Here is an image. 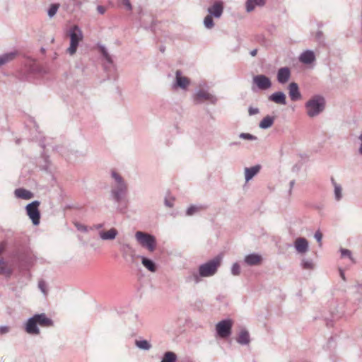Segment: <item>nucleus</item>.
Listing matches in <instances>:
<instances>
[{
	"label": "nucleus",
	"mask_w": 362,
	"mask_h": 362,
	"mask_svg": "<svg viewBox=\"0 0 362 362\" xmlns=\"http://www.w3.org/2000/svg\"><path fill=\"white\" fill-rule=\"evenodd\" d=\"M99 49H100V53L102 54V55L106 52L107 50V49L105 48V47L104 45H100L99 46Z\"/></svg>",
	"instance_id": "nucleus-54"
},
{
	"label": "nucleus",
	"mask_w": 362,
	"mask_h": 362,
	"mask_svg": "<svg viewBox=\"0 0 362 362\" xmlns=\"http://www.w3.org/2000/svg\"><path fill=\"white\" fill-rule=\"evenodd\" d=\"M301 267L304 269H313L314 268V263L312 259H303L301 262Z\"/></svg>",
	"instance_id": "nucleus-38"
},
{
	"label": "nucleus",
	"mask_w": 362,
	"mask_h": 362,
	"mask_svg": "<svg viewBox=\"0 0 362 362\" xmlns=\"http://www.w3.org/2000/svg\"><path fill=\"white\" fill-rule=\"evenodd\" d=\"M217 98L216 95L209 93L206 90L199 89L196 90L194 95V101L196 104H200L204 101H208L214 105L217 103Z\"/></svg>",
	"instance_id": "nucleus-9"
},
{
	"label": "nucleus",
	"mask_w": 362,
	"mask_h": 362,
	"mask_svg": "<svg viewBox=\"0 0 362 362\" xmlns=\"http://www.w3.org/2000/svg\"><path fill=\"white\" fill-rule=\"evenodd\" d=\"M98 234L100 238L103 240H112L118 235V231L116 228H112L107 231L100 230Z\"/></svg>",
	"instance_id": "nucleus-17"
},
{
	"label": "nucleus",
	"mask_w": 362,
	"mask_h": 362,
	"mask_svg": "<svg viewBox=\"0 0 362 362\" xmlns=\"http://www.w3.org/2000/svg\"><path fill=\"white\" fill-rule=\"evenodd\" d=\"M294 245L298 253L304 254L308 250V242L305 238H298Z\"/></svg>",
	"instance_id": "nucleus-16"
},
{
	"label": "nucleus",
	"mask_w": 362,
	"mask_h": 362,
	"mask_svg": "<svg viewBox=\"0 0 362 362\" xmlns=\"http://www.w3.org/2000/svg\"><path fill=\"white\" fill-rule=\"evenodd\" d=\"M122 4L126 6V8L128 11H132V4H131L129 0H122Z\"/></svg>",
	"instance_id": "nucleus-46"
},
{
	"label": "nucleus",
	"mask_w": 362,
	"mask_h": 362,
	"mask_svg": "<svg viewBox=\"0 0 362 362\" xmlns=\"http://www.w3.org/2000/svg\"><path fill=\"white\" fill-rule=\"evenodd\" d=\"M237 342L240 345H247L250 342V337L249 332L246 329H242L237 339Z\"/></svg>",
	"instance_id": "nucleus-25"
},
{
	"label": "nucleus",
	"mask_w": 362,
	"mask_h": 362,
	"mask_svg": "<svg viewBox=\"0 0 362 362\" xmlns=\"http://www.w3.org/2000/svg\"><path fill=\"white\" fill-rule=\"evenodd\" d=\"M135 238L138 243L150 252H153L156 247V238L149 233L137 231L135 233Z\"/></svg>",
	"instance_id": "nucleus-5"
},
{
	"label": "nucleus",
	"mask_w": 362,
	"mask_h": 362,
	"mask_svg": "<svg viewBox=\"0 0 362 362\" xmlns=\"http://www.w3.org/2000/svg\"><path fill=\"white\" fill-rule=\"evenodd\" d=\"M135 344L140 349L145 351H148L152 346L150 342L146 339L136 340Z\"/></svg>",
	"instance_id": "nucleus-34"
},
{
	"label": "nucleus",
	"mask_w": 362,
	"mask_h": 362,
	"mask_svg": "<svg viewBox=\"0 0 362 362\" xmlns=\"http://www.w3.org/2000/svg\"><path fill=\"white\" fill-rule=\"evenodd\" d=\"M164 203H165V205L168 207L171 208L173 206V202L171 200H169L168 199H165Z\"/></svg>",
	"instance_id": "nucleus-50"
},
{
	"label": "nucleus",
	"mask_w": 362,
	"mask_h": 362,
	"mask_svg": "<svg viewBox=\"0 0 362 362\" xmlns=\"http://www.w3.org/2000/svg\"><path fill=\"white\" fill-rule=\"evenodd\" d=\"M17 258L20 262L30 263L33 260V255L28 249H25L18 253Z\"/></svg>",
	"instance_id": "nucleus-26"
},
{
	"label": "nucleus",
	"mask_w": 362,
	"mask_h": 362,
	"mask_svg": "<svg viewBox=\"0 0 362 362\" xmlns=\"http://www.w3.org/2000/svg\"><path fill=\"white\" fill-rule=\"evenodd\" d=\"M74 5L81 6L83 2V0H71Z\"/></svg>",
	"instance_id": "nucleus-52"
},
{
	"label": "nucleus",
	"mask_w": 362,
	"mask_h": 362,
	"mask_svg": "<svg viewBox=\"0 0 362 362\" xmlns=\"http://www.w3.org/2000/svg\"><path fill=\"white\" fill-rule=\"evenodd\" d=\"M299 59L301 62L309 64L315 61V56L313 51L306 50L300 54Z\"/></svg>",
	"instance_id": "nucleus-23"
},
{
	"label": "nucleus",
	"mask_w": 362,
	"mask_h": 362,
	"mask_svg": "<svg viewBox=\"0 0 362 362\" xmlns=\"http://www.w3.org/2000/svg\"><path fill=\"white\" fill-rule=\"evenodd\" d=\"M305 107L307 115L310 117H315L325 110V99L320 95H315L305 103Z\"/></svg>",
	"instance_id": "nucleus-3"
},
{
	"label": "nucleus",
	"mask_w": 362,
	"mask_h": 362,
	"mask_svg": "<svg viewBox=\"0 0 362 362\" xmlns=\"http://www.w3.org/2000/svg\"><path fill=\"white\" fill-rule=\"evenodd\" d=\"M16 142V144H18L20 143V140H19V139H17Z\"/></svg>",
	"instance_id": "nucleus-63"
},
{
	"label": "nucleus",
	"mask_w": 362,
	"mask_h": 362,
	"mask_svg": "<svg viewBox=\"0 0 362 362\" xmlns=\"http://www.w3.org/2000/svg\"><path fill=\"white\" fill-rule=\"evenodd\" d=\"M119 250L124 261L129 265H132L136 257L135 250L128 243H120Z\"/></svg>",
	"instance_id": "nucleus-10"
},
{
	"label": "nucleus",
	"mask_w": 362,
	"mask_h": 362,
	"mask_svg": "<svg viewBox=\"0 0 362 362\" xmlns=\"http://www.w3.org/2000/svg\"><path fill=\"white\" fill-rule=\"evenodd\" d=\"M186 283L199 284L202 281V276L199 275V271L191 270L188 272L187 275L185 277Z\"/></svg>",
	"instance_id": "nucleus-21"
},
{
	"label": "nucleus",
	"mask_w": 362,
	"mask_h": 362,
	"mask_svg": "<svg viewBox=\"0 0 362 362\" xmlns=\"http://www.w3.org/2000/svg\"><path fill=\"white\" fill-rule=\"evenodd\" d=\"M97 11H98V12L100 14L103 15V14H104V13H105V11H106V9H105V8L104 6H100V5H98V6H97Z\"/></svg>",
	"instance_id": "nucleus-49"
},
{
	"label": "nucleus",
	"mask_w": 362,
	"mask_h": 362,
	"mask_svg": "<svg viewBox=\"0 0 362 362\" xmlns=\"http://www.w3.org/2000/svg\"><path fill=\"white\" fill-rule=\"evenodd\" d=\"M14 194L16 197L28 200L33 197V194L24 188H18L15 190Z\"/></svg>",
	"instance_id": "nucleus-27"
},
{
	"label": "nucleus",
	"mask_w": 362,
	"mask_h": 362,
	"mask_svg": "<svg viewBox=\"0 0 362 362\" xmlns=\"http://www.w3.org/2000/svg\"><path fill=\"white\" fill-rule=\"evenodd\" d=\"M322 36V33L321 31H318L317 33H316V37L317 39L318 40H320L321 37Z\"/></svg>",
	"instance_id": "nucleus-57"
},
{
	"label": "nucleus",
	"mask_w": 362,
	"mask_h": 362,
	"mask_svg": "<svg viewBox=\"0 0 362 362\" xmlns=\"http://www.w3.org/2000/svg\"><path fill=\"white\" fill-rule=\"evenodd\" d=\"M231 274L233 276H238L240 274V267L238 263H234L231 267Z\"/></svg>",
	"instance_id": "nucleus-41"
},
{
	"label": "nucleus",
	"mask_w": 362,
	"mask_h": 362,
	"mask_svg": "<svg viewBox=\"0 0 362 362\" xmlns=\"http://www.w3.org/2000/svg\"><path fill=\"white\" fill-rule=\"evenodd\" d=\"M341 257H348L353 260L351 251L348 249L341 248L340 249Z\"/></svg>",
	"instance_id": "nucleus-42"
},
{
	"label": "nucleus",
	"mask_w": 362,
	"mask_h": 362,
	"mask_svg": "<svg viewBox=\"0 0 362 362\" xmlns=\"http://www.w3.org/2000/svg\"><path fill=\"white\" fill-rule=\"evenodd\" d=\"M189 84V80L188 78L182 76V73L180 70H177L175 73V83L174 87H180L182 89H185Z\"/></svg>",
	"instance_id": "nucleus-15"
},
{
	"label": "nucleus",
	"mask_w": 362,
	"mask_h": 362,
	"mask_svg": "<svg viewBox=\"0 0 362 362\" xmlns=\"http://www.w3.org/2000/svg\"><path fill=\"white\" fill-rule=\"evenodd\" d=\"M274 122V117L272 116L264 117L259 122V127L261 129H267L272 126Z\"/></svg>",
	"instance_id": "nucleus-30"
},
{
	"label": "nucleus",
	"mask_w": 362,
	"mask_h": 362,
	"mask_svg": "<svg viewBox=\"0 0 362 362\" xmlns=\"http://www.w3.org/2000/svg\"><path fill=\"white\" fill-rule=\"evenodd\" d=\"M262 261V257L261 255L256 254V253H252L250 255H247L245 257L244 262L246 264L249 266H256L260 264Z\"/></svg>",
	"instance_id": "nucleus-19"
},
{
	"label": "nucleus",
	"mask_w": 362,
	"mask_h": 362,
	"mask_svg": "<svg viewBox=\"0 0 362 362\" xmlns=\"http://www.w3.org/2000/svg\"><path fill=\"white\" fill-rule=\"evenodd\" d=\"M10 330H11L10 327H8L7 325L0 326V334L1 335H4V334L8 333L10 332Z\"/></svg>",
	"instance_id": "nucleus-43"
},
{
	"label": "nucleus",
	"mask_w": 362,
	"mask_h": 362,
	"mask_svg": "<svg viewBox=\"0 0 362 362\" xmlns=\"http://www.w3.org/2000/svg\"><path fill=\"white\" fill-rule=\"evenodd\" d=\"M331 181L334 188V199L338 202L342 198V188L340 185L335 182L334 178H332Z\"/></svg>",
	"instance_id": "nucleus-32"
},
{
	"label": "nucleus",
	"mask_w": 362,
	"mask_h": 362,
	"mask_svg": "<svg viewBox=\"0 0 362 362\" xmlns=\"http://www.w3.org/2000/svg\"><path fill=\"white\" fill-rule=\"evenodd\" d=\"M224 8L223 2L221 1H216L211 6L207 8L209 15L216 18H219L223 14Z\"/></svg>",
	"instance_id": "nucleus-12"
},
{
	"label": "nucleus",
	"mask_w": 362,
	"mask_h": 362,
	"mask_svg": "<svg viewBox=\"0 0 362 362\" xmlns=\"http://www.w3.org/2000/svg\"><path fill=\"white\" fill-rule=\"evenodd\" d=\"M103 57L107 62L112 63V57L109 54L107 51L103 54Z\"/></svg>",
	"instance_id": "nucleus-48"
},
{
	"label": "nucleus",
	"mask_w": 362,
	"mask_h": 362,
	"mask_svg": "<svg viewBox=\"0 0 362 362\" xmlns=\"http://www.w3.org/2000/svg\"><path fill=\"white\" fill-rule=\"evenodd\" d=\"M233 322L230 319L223 320L216 325V331L217 335L226 339L231 334Z\"/></svg>",
	"instance_id": "nucleus-8"
},
{
	"label": "nucleus",
	"mask_w": 362,
	"mask_h": 362,
	"mask_svg": "<svg viewBox=\"0 0 362 362\" xmlns=\"http://www.w3.org/2000/svg\"><path fill=\"white\" fill-rule=\"evenodd\" d=\"M340 276L341 277V279L345 281L346 280V278H345V275H344V272L340 269Z\"/></svg>",
	"instance_id": "nucleus-58"
},
{
	"label": "nucleus",
	"mask_w": 362,
	"mask_h": 362,
	"mask_svg": "<svg viewBox=\"0 0 362 362\" xmlns=\"http://www.w3.org/2000/svg\"><path fill=\"white\" fill-rule=\"evenodd\" d=\"M257 49H252V51H250V54L252 57H255L257 55Z\"/></svg>",
	"instance_id": "nucleus-56"
},
{
	"label": "nucleus",
	"mask_w": 362,
	"mask_h": 362,
	"mask_svg": "<svg viewBox=\"0 0 362 362\" xmlns=\"http://www.w3.org/2000/svg\"><path fill=\"white\" fill-rule=\"evenodd\" d=\"M294 185H295V180H294L290 181V182H289V185H290L289 192H291L292 188L293 187Z\"/></svg>",
	"instance_id": "nucleus-55"
},
{
	"label": "nucleus",
	"mask_w": 362,
	"mask_h": 362,
	"mask_svg": "<svg viewBox=\"0 0 362 362\" xmlns=\"http://www.w3.org/2000/svg\"><path fill=\"white\" fill-rule=\"evenodd\" d=\"M160 51L161 52H165V47H164V46H161V47H160Z\"/></svg>",
	"instance_id": "nucleus-60"
},
{
	"label": "nucleus",
	"mask_w": 362,
	"mask_h": 362,
	"mask_svg": "<svg viewBox=\"0 0 362 362\" xmlns=\"http://www.w3.org/2000/svg\"><path fill=\"white\" fill-rule=\"evenodd\" d=\"M40 202L37 200H35L25 206L27 215L31 219L32 223L34 226H38L40 221V212L38 209Z\"/></svg>",
	"instance_id": "nucleus-7"
},
{
	"label": "nucleus",
	"mask_w": 362,
	"mask_h": 362,
	"mask_svg": "<svg viewBox=\"0 0 362 362\" xmlns=\"http://www.w3.org/2000/svg\"><path fill=\"white\" fill-rule=\"evenodd\" d=\"M239 137L243 139H247V140H251V141H255L257 139V137L256 136H254L249 133H240L239 134Z\"/></svg>",
	"instance_id": "nucleus-40"
},
{
	"label": "nucleus",
	"mask_w": 362,
	"mask_h": 362,
	"mask_svg": "<svg viewBox=\"0 0 362 362\" xmlns=\"http://www.w3.org/2000/svg\"><path fill=\"white\" fill-rule=\"evenodd\" d=\"M288 88L289 91V97L292 101H297L301 98V94L299 90V87L296 83H291L288 85Z\"/></svg>",
	"instance_id": "nucleus-14"
},
{
	"label": "nucleus",
	"mask_w": 362,
	"mask_h": 362,
	"mask_svg": "<svg viewBox=\"0 0 362 362\" xmlns=\"http://www.w3.org/2000/svg\"><path fill=\"white\" fill-rule=\"evenodd\" d=\"M70 47L67 49V52L70 55L76 53L79 42L83 39L81 30L78 25H74L70 30Z\"/></svg>",
	"instance_id": "nucleus-6"
},
{
	"label": "nucleus",
	"mask_w": 362,
	"mask_h": 362,
	"mask_svg": "<svg viewBox=\"0 0 362 362\" xmlns=\"http://www.w3.org/2000/svg\"><path fill=\"white\" fill-rule=\"evenodd\" d=\"M314 238L316 239V240L318 243H321L322 238V233L320 230L316 231L315 235H314Z\"/></svg>",
	"instance_id": "nucleus-45"
},
{
	"label": "nucleus",
	"mask_w": 362,
	"mask_h": 362,
	"mask_svg": "<svg viewBox=\"0 0 362 362\" xmlns=\"http://www.w3.org/2000/svg\"><path fill=\"white\" fill-rule=\"evenodd\" d=\"M206 209V206L204 205H191L189 206L187 211L186 215L188 216H191L194 215L195 214L199 212L200 211L204 210Z\"/></svg>",
	"instance_id": "nucleus-31"
},
{
	"label": "nucleus",
	"mask_w": 362,
	"mask_h": 362,
	"mask_svg": "<svg viewBox=\"0 0 362 362\" xmlns=\"http://www.w3.org/2000/svg\"><path fill=\"white\" fill-rule=\"evenodd\" d=\"M17 55H18V52H16V51L4 53V54L0 55V66H2L4 65L12 62L13 60L15 59V58L16 57Z\"/></svg>",
	"instance_id": "nucleus-22"
},
{
	"label": "nucleus",
	"mask_w": 362,
	"mask_h": 362,
	"mask_svg": "<svg viewBox=\"0 0 362 362\" xmlns=\"http://www.w3.org/2000/svg\"><path fill=\"white\" fill-rule=\"evenodd\" d=\"M41 51H42V52H45V49L44 48H41Z\"/></svg>",
	"instance_id": "nucleus-62"
},
{
	"label": "nucleus",
	"mask_w": 362,
	"mask_h": 362,
	"mask_svg": "<svg viewBox=\"0 0 362 362\" xmlns=\"http://www.w3.org/2000/svg\"><path fill=\"white\" fill-rule=\"evenodd\" d=\"M253 82L260 90H267L272 86V81L269 77L259 74L253 77Z\"/></svg>",
	"instance_id": "nucleus-11"
},
{
	"label": "nucleus",
	"mask_w": 362,
	"mask_h": 362,
	"mask_svg": "<svg viewBox=\"0 0 362 362\" xmlns=\"http://www.w3.org/2000/svg\"><path fill=\"white\" fill-rule=\"evenodd\" d=\"M141 258V264L143 266L151 272H156L157 270V266L156 263L151 259L147 258L144 256H137Z\"/></svg>",
	"instance_id": "nucleus-24"
},
{
	"label": "nucleus",
	"mask_w": 362,
	"mask_h": 362,
	"mask_svg": "<svg viewBox=\"0 0 362 362\" xmlns=\"http://www.w3.org/2000/svg\"><path fill=\"white\" fill-rule=\"evenodd\" d=\"M266 0H247L246 1V11L251 12L255 9V6H262L265 4Z\"/></svg>",
	"instance_id": "nucleus-29"
},
{
	"label": "nucleus",
	"mask_w": 362,
	"mask_h": 362,
	"mask_svg": "<svg viewBox=\"0 0 362 362\" xmlns=\"http://www.w3.org/2000/svg\"><path fill=\"white\" fill-rule=\"evenodd\" d=\"M212 16L208 14L204 19V25L206 28L207 29H211L214 26V23L213 20Z\"/></svg>",
	"instance_id": "nucleus-36"
},
{
	"label": "nucleus",
	"mask_w": 362,
	"mask_h": 362,
	"mask_svg": "<svg viewBox=\"0 0 362 362\" xmlns=\"http://www.w3.org/2000/svg\"><path fill=\"white\" fill-rule=\"evenodd\" d=\"M76 227L77 228V229L80 231H83V232H87L88 231V229H87V227L84 225H82V224H80V223H76Z\"/></svg>",
	"instance_id": "nucleus-47"
},
{
	"label": "nucleus",
	"mask_w": 362,
	"mask_h": 362,
	"mask_svg": "<svg viewBox=\"0 0 362 362\" xmlns=\"http://www.w3.org/2000/svg\"><path fill=\"white\" fill-rule=\"evenodd\" d=\"M358 139L360 140L361 141V145L359 146V148H358V153L362 155V132L361 133V134L359 135L358 136Z\"/></svg>",
	"instance_id": "nucleus-53"
},
{
	"label": "nucleus",
	"mask_w": 362,
	"mask_h": 362,
	"mask_svg": "<svg viewBox=\"0 0 362 362\" xmlns=\"http://www.w3.org/2000/svg\"><path fill=\"white\" fill-rule=\"evenodd\" d=\"M59 5L58 4H51V6H49V8L47 11V15L50 18H53L56 15L57 11L59 9Z\"/></svg>",
	"instance_id": "nucleus-37"
},
{
	"label": "nucleus",
	"mask_w": 362,
	"mask_h": 362,
	"mask_svg": "<svg viewBox=\"0 0 362 362\" xmlns=\"http://www.w3.org/2000/svg\"><path fill=\"white\" fill-rule=\"evenodd\" d=\"M38 325L42 327H51L54 326V321L45 313L35 314L25 322L24 329L29 334L38 335L40 333Z\"/></svg>",
	"instance_id": "nucleus-1"
},
{
	"label": "nucleus",
	"mask_w": 362,
	"mask_h": 362,
	"mask_svg": "<svg viewBox=\"0 0 362 362\" xmlns=\"http://www.w3.org/2000/svg\"><path fill=\"white\" fill-rule=\"evenodd\" d=\"M221 258L219 257H216L214 259L200 264L198 267L199 275L202 278L210 277L215 275L218 267L221 266Z\"/></svg>",
	"instance_id": "nucleus-4"
},
{
	"label": "nucleus",
	"mask_w": 362,
	"mask_h": 362,
	"mask_svg": "<svg viewBox=\"0 0 362 362\" xmlns=\"http://www.w3.org/2000/svg\"><path fill=\"white\" fill-rule=\"evenodd\" d=\"M25 66L28 67V71L32 74L40 71V67L34 60H29Z\"/></svg>",
	"instance_id": "nucleus-35"
},
{
	"label": "nucleus",
	"mask_w": 362,
	"mask_h": 362,
	"mask_svg": "<svg viewBox=\"0 0 362 362\" xmlns=\"http://www.w3.org/2000/svg\"><path fill=\"white\" fill-rule=\"evenodd\" d=\"M111 177L114 180V182L111 185L110 199L115 203L119 204L126 197L128 185L124 178L116 171L112 170Z\"/></svg>",
	"instance_id": "nucleus-2"
},
{
	"label": "nucleus",
	"mask_w": 362,
	"mask_h": 362,
	"mask_svg": "<svg viewBox=\"0 0 362 362\" xmlns=\"http://www.w3.org/2000/svg\"><path fill=\"white\" fill-rule=\"evenodd\" d=\"M291 77V70L288 67H281L277 71V81L281 84L286 83Z\"/></svg>",
	"instance_id": "nucleus-13"
},
{
	"label": "nucleus",
	"mask_w": 362,
	"mask_h": 362,
	"mask_svg": "<svg viewBox=\"0 0 362 362\" xmlns=\"http://www.w3.org/2000/svg\"><path fill=\"white\" fill-rule=\"evenodd\" d=\"M259 112V110L257 107H253L250 106L248 108V113L250 116L258 114Z\"/></svg>",
	"instance_id": "nucleus-44"
},
{
	"label": "nucleus",
	"mask_w": 362,
	"mask_h": 362,
	"mask_svg": "<svg viewBox=\"0 0 362 362\" xmlns=\"http://www.w3.org/2000/svg\"><path fill=\"white\" fill-rule=\"evenodd\" d=\"M261 170L260 165L245 168V179L246 182L252 180Z\"/></svg>",
	"instance_id": "nucleus-20"
},
{
	"label": "nucleus",
	"mask_w": 362,
	"mask_h": 362,
	"mask_svg": "<svg viewBox=\"0 0 362 362\" xmlns=\"http://www.w3.org/2000/svg\"><path fill=\"white\" fill-rule=\"evenodd\" d=\"M40 146L42 147V148H45V145L43 144V143H41L40 144Z\"/></svg>",
	"instance_id": "nucleus-61"
},
{
	"label": "nucleus",
	"mask_w": 362,
	"mask_h": 362,
	"mask_svg": "<svg viewBox=\"0 0 362 362\" xmlns=\"http://www.w3.org/2000/svg\"><path fill=\"white\" fill-rule=\"evenodd\" d=\"M177 356L173 351H166L164 353L160 362H176Z\"/></svg>",
	"instance_id": "nucleus-33"
},
{
	"label": "nucleus",
	"mask_w": 362,
	"mask_h": 362,
	"mask_svg": "<svg viewBox=\"0 0 362 362\" xmlns=\"http://www.w3.org/2000/svg\"><path fill=\"white\" fill-rule=\"evenodd\" d=\"M269 100L276 104L283 105H286V95L284 92L281 91L274 92V93L271 94L269 96Z\"/></svg>",
	"instance_id": "nucleus-18"
},
{
	"label": "nucleus",
	"mask_w": 362,
	"mask_h": 362,
	"mask_svg": "<svg viewBox=\"0 0 362 362\" xmlns=\"http://www.w3.org/2000/svg\"><path fill=\"white\" fill-rule=\"evenodd\" d=\"M13 269L2 258H0V274L8 278L11 276Z\"/></svg>",
	"instance_id": "nucleus-28"
},
{
	"label": "nucleus",
	"mask_w": 362,
	"mask_h": 362,
	"mask_svg": "<svg viewBox=\"0 0 362 362\" xmlns=\"http://www.w3.org/2000/svg\"><path fill=\"white\" fill-rule=\"evenodd\" d=\"M5 246L4 244H0V253L4 250Z\"/></svg>",
	"instance_id": "nucleus-59"
},
{
	"label": "nucleus",
	"mask_w": 362,
	"mask_h": 362,
	"mask_svg": "<svg viewBox=\"0 0 362 362\" xmlns=\"http://www.w3.org/2000/svg\"><path fill=\"white\" fill-rule=\"evenodd\" d=\"M38 288L45 296H47L48 291L47 288V284L44 280L42 279L38 281Z\"/></svg>",
	"instance_id": "nucleus-39"
},
{
	"label": "nucleus",
	"mask_w": 362,
	"mask_h": 362,
	"mask_svg": "<svg viewBox=\"0 0 362 362\" xmlns=\"http://www.w3.org/2000/svg\"><path fill=\"white\" fill-rule=\"evenodd\" d=\"M104 227V223H98L91 227V229L100 230Z\"/></svg>",
	"instance_id": "nucleus-51"
}]
</instances>
